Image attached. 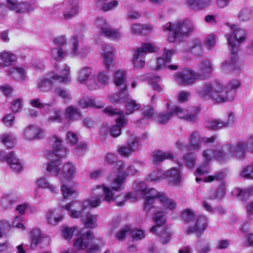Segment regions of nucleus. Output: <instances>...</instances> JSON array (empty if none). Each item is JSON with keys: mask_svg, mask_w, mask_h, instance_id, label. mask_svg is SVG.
Here are the masks:
<instances>
[{"mask_svg": "<svg viewBox=\"0 0 253 253\" xmlns=\"http://www.w3.org/2000/svg\"><path fill=\"white\" fill-rule=\"evenodd\" d=\"M133 188L137 194L145 200L144 209L146 211H149L153 207L167 213L177 207V203L173 199L153 188H148L145 181L136 182Z\"/></svg>", "mask_w": 253, "mask_h": 253, "instance_id": "1", "label": "nucleus"}, {"mask_svg": "<svg viewBox=\"0 0 253 253\" xmlns=\"http://www.w3.org/2000/svg\"><path fill=\"white\" fill-rule=\"evenodd\" d=\"M222 84L218 82L206 83L197 88V92L202 98H211L216 103H223L231 95L227 97V94L222 90Z\"/></svg>", "mask_w": 253, "mask_h": 253, "instance_id": "2", "label": "nucleus"}, {"mask_svg": "<svg viewBox=\"0 0 253 253\" xmlns=\"http://www.w3.org/2000/svg\"><path fill=\"white\" fill-rule=\"evenodd\" d=\"M163 29L164 32H169L168 41L173 42L177 38L188 36L194 31L195 26L190 20H181L173 23L168 22Z\"/></svg>", "mask_w": 253, "mask_h": 253, "instance_id": "3", "label": "nucleus"}, {"mask_svg": "<svg viewBox=\"0 0 253 253\" xmlns=\"http://www.w3.org/2000/svg\"><path fill=\"white\" fill-rule=\"evenodd\" d=\"M113 189L104 185H96L92 190V196L90 199L84 201L83 202L84 208H92L98 207L101 203V198L104 195L103 200L110 203L115 202L116 205L121 206L123 201L118 202L117 199H114L113 196Z\"/></svg>", "mask_w": 253, "mask_h": 253, "instance_id": "4", "label": "nucleus"}, {"mask_svg": "<svg viewBox=\"0 0 253 253\" xmlns=\"http://www.w3.org/2000/svg\"><path fill=\"white\" fill-rule=\"evenodd\" d=\"M200 112V110L198 107H195L189 111L178 106H174L171 111L160 113L156 117V120L159 124H165L172 118L173 115L175 114L180 119L193 122L197 119Z\"/></svg>", "mask_w": 253, "mask_h": 253, "instance_id": "5", "label": "nucleus"}, {"mask_svg": "<svg viewBox=\"0 0 253 253\" xmlns=\"http://www.w3.org/2000/svg\"><path fill=\"white\" fill-rule=\"evenodd\" d=\"M55 17L61 20H68L80 12L79 3L75 0H66L55 5L53 8Z\"/></svg>", "mask_w": 253, "mask_h": 253, "instance_id": "6", "label": "nucleus"}, {"mask_svg": "<svg viewBox=\"0 0 253 253\" xmlns=\"http://www.w3.org/2000/svg\"><path fill=\"white\" fill-rule=\"evenodd\" d=\"M115 168L118 170V176L111 182V188L115 191H118L123 188V186L126 177L135 174L138 172V170L132 165L126 168L124 163L122 161L117 162Z\"/></svg>", "mask_w": 253, "mask_h": 253, "instance_id": "7", "label": "nucleus"}, {"mask_svg": "<svg viewBox=\"0 0 253 253\" xmlns=\"http://www.w3.org/2000/svg\"><path fill=\"white\" fill-rule=\"evenodd\" d=\"M92 239V235L90 230L84 229L77 236L75 240L74 247L78 250H84L88 249V253H93L99 249L97 245L90 244Z\"/></svg>", "mask_w": 253, "mask_h": 253, "instance_id": "8", "label": "nucleus"}, {"mask_svg": "<svg viewBox=\"0 0 253 253\" xmlns=\"http://www.w3.org/2000/svg\"><path fill=\"white\" fill-rule=\"evenodd\" d=\"M103 112L110 116L118 115L116 118V125L112 126L110 129V132L113 137H118L121 133L122 127L126 126L128 123V118L125 116L122 111H118L117 109L109 106L103 110Z\"/></svg>", "mask_w": 253, "mask_h": 253, "instance_id": "9", "label": "nucleus"}, {"mask_svg": "<svg viewBox=\"0 0 253 253\" xmlns=\"http://www.w3.org/2000/svg\"><path fill=\"white\" fill-rule=\"evenodd\" d=\"M157 48L151 43H143L134 50L132 62L136 68H143L145 65V57L147 53L156 52Z\"/></svg>", "mask_w": 253, "mask_h": 253, "instance_id": "10", "label": "nucleus"}, {"mask_svg": "<svg viewBox=\"0 0 253 253\" xmlns=\"http://www.w3.org/2000/svg\"><path fill=\"white\" fill-rule=\"evenodd\" d=\"M230 30L232 33L227 35L226 37L230 50L234 52H237L240 44L242 43L246 39L245 31L236 25H231Z\"/></svg>", "mask_w": 253, "mask_h": 253, "instance_id": "11", "label": "nucleus"}, {"mask_svg": "<svg viewBox=\"0 0 253 253\" xmlns=\"http://www.w3.org/2000/svg\"><path fill=\"white\" fill-rule=\"evenodd\" d=\"M78 80L81 84H85L90 90L99 88L96 80V76L93 74V69L88 66L81 68L78 71Z\"/></svg>", "mask_w": 253, "mask_h": 253, "instance_id": "12", "label": "nucleus"}, {"mask_svg": "<svg viewBox=\"0 0 253 253\" xmlns=\"http://www.w3.org/2000/svg\"><path fill=\"white\" fill-rule=\"evenodd\" d=\"M55 71L49 73V77L53 78L60 83L68 84L71 82L70 67L66 63L57 64Z\"/></svg>", "mask_w": 253, "mask_h": 253, "instance_id": "13", "label": "nucleus"}, {"mask_svg": "<svg viewBox=\"0 0 253 253\" xmlns=\"http://www.w3.org/2000/svg\"><path fill=\"white\" fill-rule=\"evenodd\" d=\"M95 27L98 29V32L101 35L109 39L115 40L119 38L121 34L117 30L112 29L107 20L103 17H98L95 22Z\"/></svg>", "mask_w": 253, "mask_h": 253, "instance_id": "14", "label": "nucleus"}, {"mask_svg": "<svg viewBox=\"0 0 253 253\" xmlns=\"http://www.w3.org/2000/svg\"><path fill=\"white\" fill-rule=\"evenodd\" d=\"M174 53V51L172 49H169L165 48L164 53L162 56L157 59L156 65L152 67L154 70H159L166 68H169L170 70H175L178 69L176 65H168L171 60V57Z\"/></svg>", "mask_w": 253, "mask_h": 253, "instance_id": "15", "label": "nucleus"}, {"mask_svg": "<svg viewBox=\"0 0 253 253\" xmlns=\"http://www.w3.org/2000/svg\"><path fill=\"white\" fill-rule=\"evenodd\" d=\"M217 139L216 135L210 137H201V134L197 131L193 132L189 136V144L191 149L199 151L201 148L202 142L205 143H213Z\"/></svg>", "mask_w": 253, "mask_h": 253, "instance_id": "16", "label": "nucleus"}, {"mask_svg": "<svg viewBox=\"0 0 253 253\" xmlns=\"http://www.w3.org/2000/svg\"><path fill=\"white\" fill-rule=\"evenodd\" d=\"M225 150H228L231 157H235L237 159L242 160L245 157L247 150L246 146V142L243 140L239 141L234 145L227 144L224 145Z\"/></svg>", "mask_w": 253, "mask_h": 253, "instance_id": "17", "label": "nucleus"}, {"mask_svg": "<svg viewBox=\"0 0 253 253\" xmlns=\"http://www.w3.org/2000/svg\"><path fill=\"white\" fill-rule=\"evenodd\" d=\"M197 79L198 77L196 73L190 69H185L175 75L176 81L182 85L193 84Z\"/></svg>", "mask_w": 253, "mask_h": 253, "instance_id": "18", "label": "nucleus"}, {"mask_svg": "<svg viewBox=\"0 0 253 253\" xmlns=\"http://www.w3.org/2000/svg\"><path fill=\"white\" fill-rule=\"evenodd\" d=\"M115 49L110 45L105 44L101 46L100 51L103 57V63L107 70L114 68Z\"/></svg>", "mask_w": 253, "mask_h": 253, "instance_id": "19", "label": "nucleus"}, {"mask_svg": "<svg viewBox=\"0 0 253 253\" xmlns=\"http://www.w3.org/2000/svg\"><path fill=\"white\" fill-rule=\"evenodd\" d=\"M208 224V218L204 215H199L195 224L189 227L187 230V232L188 234L195 233L199 236L204 232Z\"/></svg>", "mask_w": 253, "mask_h": 253, "instance_id": "20", "label": "nucleus"}, {"mask_svg": "<svg viewBox=\"0 0 253 253\" xmlns=\"http://www.w3.org/2000/svg\"><path fill=\"white\" fill-rule=\"evenodd\" d=\"M63 208L67 211L70 216L74 218L80 217L83 211L86 209L83 206V203L76 201L69 203Z\"/></svg>", "mask_w": 253, "mask_h": 253, "instance_id": "21", "label": "nucleus"}, {"mask_svg": "<svg viewBox=\"0 0 253 253\" xmlns=\"http://www.w3.org/2000/svg\"><path fill=\"white\" fill-rule=\"evenodd\" d=\"M51 141L52 143L53 151L50 154L46 153V155H53L61 158H65L69 151L67 148L62 146L60 139L55 136L51 139Z\"/></svg>", "mask_w": 253, "mask_h": 253, "instance_id": "22", "label": "nucleus"}, {"mask_svg": "<svg viewBox=\"0 0 253 253\" xmlns=\"http://www.w3.org/2000/svg\"><path fill=\"white\" fill-rule=\"evenodd\" d=\"M241 66L238 62V56L237 52L231 51V59L224 62L221 66V69L224 73H228L232 71L241 69Z\"/></svg>", "mask_w": 253, "mask_h": 253, "instance_id": "23", "label": "nucleus"}, {"mask_svg": "<svg viewBox=\"0 0 253 253\" xmlns=\"http://www.w3.org/2000/svg\"><path fill=\"white\" fill-rule=\"evenodd\" d=\"M76 172V167L75 165L71 163H66L63 166L59 178L63 183L70 180L74 177Z\"/></svg>", "mask_w": 253, "mask_h": 253, "instance_id": "24", "label": "nucleus"}, {"mask_svg": "<svg viewBox=\"0 0 253 253\" xmlns=\"http://www.w3.org/2000/svg\"><path fill=\"white\" fill-rule=\"evenodd\" d=\"M71 53L74 56H80L84 57L89 52V48L84 46L83 47L81 51L79 50V42L76 36H73L70 40Z\"/></svg>", "mask_w": 253, "mask_h": 253, "instance_id": "25", "label": "nucleus"}, {"mask_svg": "<svg viewBox=\"0 0 253 253\" xmlns=\"http://www.w3.org/2000/svg\"><path fill=\"white\" fill-rule=\"evenodd\" d=\"M198 78H207L213 72V68L209 60H204L197 66Z\"/></svg>", "mask_w": 253, "mask_h": 253, "instance_id": "26", "label": "nucleus"}, {"mask_svg": "<svg viewBox=\"0 0 253 253\" xmlns=\"http://www.w3.org/2000/svg\"><path fill=\"white\" fill-rule=\"evenodd\" d=\"M0 57L5 66L13 65L7 71L8 75L12 76L16 71V67L14 66L16 56L10 52L3 51L0 54Z\"/></svg>", "mask_w": 253, "mask_h": 253, "instance_id": "27", "label": "nucleus"}, {"mask_svg": "<svg viewBox=\"0 0 253 253\" xmlns=\"http://www.w3.org/2000/svg\"><path fill=\"white\" fill-rule=\"evenodd\" d=\"M241 85L240 81L237 79H233L230 80L226 85H224L222 84L223 87L222 90L227 94V97L231 95L232 98H229L225 102L232 101L236 94L235 90L240 87Z\"/></svg>", "mask_w": 253, "mask_h": 253, "instance_id": "28", "label": "nucleus"}, {"mask_svg": "<svg viewBox=\"0 0 253 253\" xmlns=\"http://www.w3.org/2000/svg\"><path fill=\"white\" fill-rule=\"evenodd\" d=\"M166 176L170 185L179 186L181 182V172L177 168L169 169L166 171Z\"/></svg>", "mask_w": 253, "mask_h": 253, "instance_id": "29", "label": "nucleus"}, {"mask_svg": "<svg viewBox=\"0 0 253 253\" xmlns=\"http://www.w3.org/2000/svg\"><path fill=\"white\" fill-rule=\"evenodd\" d=\"M49 155V162L46 165V169L51 174L60 176L61 172L59 166L62 164L61 158L55 157V156Z\"/></svg>", "mask_w": 253, "mask_h": 253, "instance_id": "30", "label": "nucleus"}, {"mask_svg": "<svg viewBox=\"0 0 253 253\" xmlns=\"http://www.w3.org/2000/svg\"><path fill=\"white\" fill-rule=\"evenodd\" d=\"M64 217L62 211L59 209H52L48 210L45 215V218L50 224L55 225L61 222Z\"/></svg>", "mask_w": 253, "mask_h": 253, "instance_id": "31", "label": "nucleus"}, {"mask_svg": "<svg viewBox=\"0 0 253 253\" xmlns=\"http://www.w3.org/2000/svg\"><path fill=\"white\" fill-rule=\"evenodd\" d=\"M173 157V154L170 151L165 152L157 150L152 154V162L154 165H158L165 160L172 159Z\"/></svg>", "mask_w": 253, "mask_h": 253, "instance_id": "32", "label": "nucleus"}, {"mask_svg": "<svg viewBox=\"0 0 253 253\" xmlns=\"http://www.w3.org/2000/svg\"><path fill=\"white\" fill-rule=\"evenodd\" d=\"M43 132L40 128L30 125L25 129L24 136L27 140H33L43 136Z\"/></svg>", "mask_w": 253, "mask_h": 253, "instance_id": "33", "label": "nucleus"}, {"mask_svg": "<svg viewBox=\"0 0 253 253\" xmlns=\"http://www.w3.org/2000/svg\"><path fill=\"white\" fill-rule=\"evenodd\" d=\"M212 0H185L186 4L190 8L198 11L211 5Z\"/></svg>", "mask_w": 253, "mask_h": 253, "instance_id": "34", "label": "nucleus"}, {"mask_svg": "<svg viewBox=\"0 0 253 253\" xmlns=\"http://www.w3.org/2000/svg\"><path fill=\"white\" fill-rule=\"evenodd\" d=\"M53 78L49 77L48 73L47 77H41L37 80V87L40 91H49L53 88Z\"/></svg>", "mask_w": 253, "mask_h": 253, "instance_id": "35", "label": "nucleus"}, {"mask_svg": "<svg viewBox=\"0 0 253 253\" xmlns=\"http://www.w3.org/2000/svg\"><path fill=\"white\" fill-rule=\"evenodd\" d=\"M166 212L161 210L158 211L153 215V219L158 226H153L151 229L150 231L153 233H155L158 228H160V226L164 225L166 221Z\"/></svg>", "mask_w": 253, "mask_h": 253, "instance_id": "36", "label": "nucleus"}, {"mask_svg": "<svg viewBox=\"0 0 253 253\" xmlns=\"http://www.w3.org/2000/svg\"><path fill=\"white\" fill-rule=\"evenodd\" d=\"M30 237L31 240V245L35 247L42 243L43 240L48 239L47 237H44L42 234L41 230L39 228L32 229L30 233Z\"/></svg>", "mask_w": 253, "mask_h": 253, "instance_id": "37", "label": "nucleus"}, {"mask_svg": "<svg viewBox=\"0 0 253 253\" xmlns=\"http://www.w3.org/2000/svg\"><path fill=\"white\" fill-rule=\"evenodd\" d=\"M104 105L105 104L100 100L88 97L83 98L80 101V106L84 108L88 107L100 108L103 107Z\"/></svg>", "mask_w": 253, "mask_h": 253, "instance_id": "38", "label": "nucleus"}, {"mask_svg": "<svg viewBox=\"0 0 253 253\" xmlns=\"http://www.w3.org/2000/svg\"><path fill=\"white\" fill-rule=\"evenodd\" d=\"M233 194L239 199L246 201L249 198V196L253 195V185L244 189L236 188L233 191Z\"/></svg>", "mask_w": 253, "mask_h": 253, "instance_id": "39", "label": "nucleus"}, {"mask_svg": "<svg viewBox=\"0 0 253 253\" xmlns=\"http://www.w3.org/2000/svg\"><path fill=\"white\" fill-rule=\"evenodd\" d=\"M64 117L68 121H75L81 119L82 114L77 108L70 106L66 109Z\"/></svg>", "mask_w": 253, "mask_h": 253, "instance_id": "40", "label": "nucleus"}, {"mask_svg": "<svg viewBox=\"0 0 253 253\" xmlns=\"http://www.w3.org/2000/svg\"><path fill=\"white\" fill-rule=\"evenodd\" d=\"M15 193L8 192L3 195L0 200V205L5 210L10 209L15 201Z\"/></svg>", "mask_w": 253, "mask_h": 253, "instance_id": "41", "label": "nucleus"}, {"mask_svg": "<svg viewBox=\"0 0 253 253\" xmlns=\"http://www.w3.org/2000/svg\"><path fill=\"white\" fill-rule=\"evenodd\" d=\"M152 29V26L149 25L134 24L131 26V32L132 34L136 35L140 34L147 35Z\"/></svg>", "mask_w": 253, "mask_h": 253, "instance_id": "42", "label": "nucleus"}, {"mask_svg": "<svg viewBox=\"0 0 253 253\" xmlns=\"http://www.w3.org/2000/svg\"><path fill=\"white\" fill-rule=\"evenodd\" d=\"M36 185L39 188L46 189L51 193H56L55 187L52 184L50 183L45 177H41L38 179L36 182Z\"/></svg>", "mask_w": 253, "mask_h": 253, "instance_id": "43", "label": "nucleus"}, {"mask_svg": "<svg viewBox=\"0 0 253 253\" xmlns=\"http://www.w3.org/2000/svg\"><path fill=\"white\" fill-rule=\"evenodd\" d=\"M237 18L240 21L248 22L253 19V9L249 7L243 8L238 14Z\"/></svg>", "mask_w": 253, "mask_h": 253, "instance_id": "44", "label": "nucleus"}, {"mask_svg": "<svg viewBox=\"0 0 253 253\" xmlns=\"http://www.w3.org/2000/svg\"><path fill=\"white\" fill-rule=\"evenodd\" d=\"M126 73L125 70H117L114 75V84L117 86H124L126 81Z\"/></svg>", "mask_w": 253, "mask_h": 253, "instance_id": "45", "label": "nucleus"}, {"mask_svg": "<svg viewBox=\"0 0 253 253\" xmlns=\"http://www.w3.org/2000/svg\"><path fill=\"white\" fill-rule=\"evenodd\" d=\"M190 47L193 54L200 56L203 54L202 41L197 39H193L190 44Z\"/></svg>", "mask_w": 253, "mask_h": 253, "instance_id": "46", "label": "nucleus"}, {"mask_svg": "<svg viewBox=\"0 0 253 253\" xmlns=\"http://www.w3.org/2000/svg\"><path fill=\"white\" fill-rule=\"evenodd\" d=\"M28 69L25 64L17 65V82L23 83L27 79Z\"/></svg>", "mask_w": 253, "mask_h": 253, "instance_id": "47", "label": "nucleus"}, {"mask_svg": "<svg viewBox=\"0 0 253 253\" xmlns=\"http://www.w3.org/2000/svg\"><path fill=\"white\" fill-rule=\"evenodd\" d=\"M223 121L220 119H209L205 122L206 127L210 129H217L223 128Z\"/></svg>", "mask_w": 253, "mask_h": 253, "instance_id": "48", "label": "nucleus"}, {"mask_svg": "<svg viewBox=\"0 0 253 253\" xmlns=\"http://www.w3.org/2000/svg\"><path fill=\"white\" fill-rule=\"evenodd\" d=\"M225 177V174L222 171H219L215 173L212 175H208L205 177L199 178L196 177V180L199 183L200 181H202L205 182H211L214 180H222Z\"/></svg>", "mask_w": 253, "mask_h": 253, "instance_id": "49", "label": "nucleus"}, {"mask_svg": "<svg viewBox=\"0 0 253 253\" xmlns=\"http://www.w3.org/2000/svg\"><path fill=\"white\" fill-rule=\"evenodd\" d=\"M125 106L126 108V115H128L133 113L135 111L140 107V104H137L134 100L130 98H126L125 101Z\"/></svg>", "mask_w": 253, "mask_h": 253, "instance_id": "50", "label": "nucleus"}, {"mask_svg": "<svg viewBox=\"0 0 253 253\" xmlns=\"http://www.w3.org/2000/svg\"><path fill=\"white\" fill-rule=\"evenodd\" d=\"M215 154V159L220 161H225L231 157L228 150H225L224 145L220 148L214 149Z\"/></svg>", "mask_w": 253, "mask_h": 253, "instance_id": "51", "label": "nucleus"}, {"mask_svg": "<svg viewBox=\"0 0 253 253\" xmlns=\"http://www.w3.org/2000/svg\"><path fill=\"white\" fill-rule=\"evenodd\" d=\"M226 192L223 185L220 186L216 190H211L209 192V198L211 200L221 199L225 195Z\"/></svg>", "mask_w": 253, "mask_h": 253, "instance_id": "52", "label": "nucleus"}, {"mask_svg": "<svg viewBox=\"0 0 253 253\" xmlns=\"http://www.w3.org/2000/svg\"><path fill=\"white\" fill-rule=\"evenodd\" d=\"M0 139L2 143L7 147L11 149L15 146V138L8 133H4L0 135Z\"/></svg>", "mask_w": 253, "mask_h": 253, "instance_id": "53", "label": "nucleus"}, {"mask_svg": "<svg viewBox=\"0 0 253 253\" xmlns=\"http://www.w3.org/2000/svg\"><path fill=\"white\" fill-rule=\"evenodd\" d=\"M35 10L32 4L29 2L17 3V13H28Z\"/></svg>", "mask_w": 253, "mask_h": 253, "instance_id": "54", "label": "nucleus"}, {"mask_svg": "<svg viewBox=\"0 0 253 253\" xmlns=\"http://www.w3.org/2000/svg\"><path fill=\"white\" fill-rule=\"evenodd\" d=\"M119 91L118 95H116L111 97V100L113 103L119 102L121 100L125 99L128 96V92L126 90V86L124 85Z\"/></svg>", "mask_w": 253, "mask_h": 253, "instance_id": "55", "label": "nucleus"}, {"mask_svg": "<svg viewBox=\"0 0 253 253\" xmlns=\"http://www.w3.org/2000/svg\"><path fill=\"white\" fill-rule=\"evenodd\" d=\"M97 216L88 213L83 219L84 225L87 228H93L96 225Z\"/></svg>", "mask_w": 253, "mask_h": 253, "instance_id": "56", "label": "nucleus"}, {"mask_svg": "<svg viewBox=\"0 0 253 253\" xmlns=\"http://www.w3.org/2000/svg\"><path fill=\"white\" fill-rule=\"evenodd\" d=\"M97 81H96L99 87V84L102 86H106L109 84V77L104 71H99L97 76Z\"/></svg>", "mask_w": 253, "mask_h": 253, "instance_id": "57", "label": "nucleus"}, {"mask_svg": "<svg viewBox=\"0 0 253 253\" xmlns=\"http://www.w3.org/2000/svg\"><path fill=\"white\" fill-rule=\"evenodd\" d=\"M202 157L204 162L210 163L212 160L215 159V152L213 149H208L202 153Z\"/></svg>", "mask_w": 253, "mask_h": 253, "instance_id": "58", "label": "nucleus"}, {"mask_svg": "<svg viewBox=\"0 0 253 253\" xmlns=\"http://www.w3.org/2000/svg\"><path fill=\"white\" fill-rule=\"evenodd\" d=\"M161 79L158 76L151 75L149 77V84H151L153 88L158 91H161L162 89L160 86Z\"/></svg>", "mask_w": 253, "mask_h": 253, "instance_id": "59", "label": "nucleus"}, {"mask_svg": "<svg viewBox=\"0 0 253 253\" xmlns=\"http://www.w3.org/2000/svg\"><path fill=\"white\" fill-rule=\"evenodd\" d=\"M61 191L64 198L66 199L77 195V191L73 188H69L65 184L61 187Z\"/></svg>", "mask_w": 253, "mask_h": 253, "instance_id": "60", "label": "nucleus"}, {"mask_svg": "<svg viewBox=\"0 0 253 253\" xmlns=\"http://www.w3.org/2000/svg\"><path fill=\"white\" fill-rule=\"evenodd\" d=\"M195 212L190 209H186L182 212V217L185 222H190L195 218Z\"/></svg>", "mask_w": 253, "mask_h": 253, "instance_id": "61", "label": "nucleus"}, {"mask_svg": "<svg viewBox=\"0 0 253 253\" xmlns=\"http://www.w3.org/2000/svg\"><path fill=\"white\" fill-rule=\"evenodd\" d=\"M118 5V2L116 0H114L109 2H103L102 3V4L98 5L97 6L104 11H108L114 7H116Z\"/></svg>", "mask_w": 253, "mask_h": 253, "instance_id": "62", "label": "nucleus"}, {"mask_svg": "<svg viewBox=\"0 0 253 253\" xmlns=\"http://www.w3.org/2000/svg\"><path fill=\"white\" fill-rule=\"evenodd\" d=\"M11 229V226L9 222L6 221H0V238L3 235L8 234Z\"/></svg>", "mask_w": 253, "mask_h": 253, "instance_id": "63", "label": "nucleus"}, {"mask_svg": "<svg viewBox=\"0 0 253 253\" xmlns=\"http://www.w3.org/2000/svg\"><path fill=\"white\" fill-rule=\"evenodd\" d=\"M216 37L215 35H209L205 40V45L209 49H212L215 45Z\"/></svg>", "mask_w": 253, "mask_h": 253, "instance_id": "64", "label": "nucleus"}]
</instances>
